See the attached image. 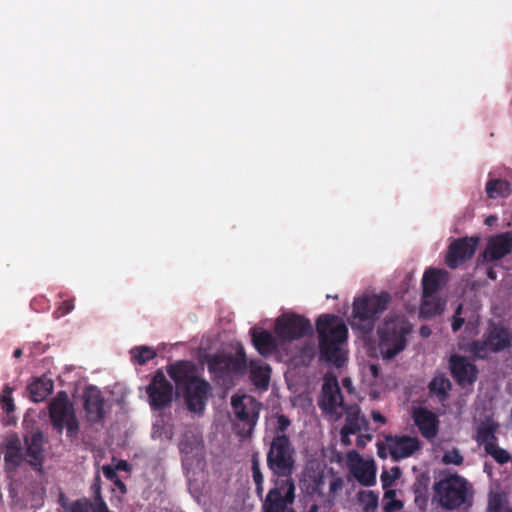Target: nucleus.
<instances>
[{"mask_svg": "<svg viewBox=\"0 0 512 512\" xmlns=\"http://www.w3.org/2000/svg\"><path fill=\"white\" fill-rule=\"evenodd\" d=\"M295 449L290 437H272L266 456L267 467L275 477L273 487L262 504L263 512H296L291 506L296 498L292 479Z\"/></svg>", "mask_w": 512, "mask_h": 512, "instance_id": "obj_1", "label": "nucleus"}, {"mask_svg": "<svg viewBox=\"0 0 512 512\" xmlns=\"http://www.w3.org/2000/svg\"><path fill=\"white\" fill-rule=\"evenodd\" d=\"M319 340V360L340 368L346 361L342 344L347 340L348 328L343 319L334 314H322L316 320Z\"/></svg>", "mask_w": 512, "mask_h": 512, "instance_id": "obj_2", "label": "nucleus"}, {"mask_svg": "<svg viewBox=\"0 0 512 512\" xmlns=\"http://www.w3.org/2000/svg\"><path fill=\"white\" fill-rule=\"evenodd\" d=\"M391 302L388 292L380 294H364L354 299L350 324L353 329L362 335L370 334L375 327L379 315L383 313Z\"/></svg>", "mask_w": 512, "mask_h": 512, "instance_id": "obj_3", "label": "nucleus"}, {"mask_svg": "<svg viewBox=\"0 0 512 512\" xmlns=\"http://www.w3.org/2000/svg\"><path fill=\"white\" fill-rule=\"evenodd\" d=\"M412 325L404 316L389 317L378 327V349L383 360H392L407 347Z\"/></svg>", "mask_w": 512, "mask_h": 512, "instance_id": "obj_4", "label": "nucleus"}, {"mask_svg": "<svg viewBox=\"0 0 512 512\" xmlns=\"http://www.w3.org/2000/svg\"><path fill=\"white\" fill-rule=\"evenodd\" d=\"M207 368L213 378L222 385L232 384L243 376L247 369V358L244 348L240 345L235 355L216 353L207 357Z\"/></svg>", "mask_w": 512, "mask_h": 512, "instance_id": "obj_5", "label": "nucleus"}, {"mask_svg": "<svg viewBox=\"0 0 512 512\" xmlns=\"http://www.w3.org/2000/svg\"><path fill=\"white\" fill-rule=\"evenodd\" d=\"M50 423L56 432L61 435L66 431V436L74 441L80 431V422L78 420L73 402L64 391L57 393L56 397L49 404Z\"/></svg>", "mask_w": 512, "mask_h": 512, "instance_id": "obj_6", "label": "nucleus"}, {"mask_svg": "<svg viewBox=\"0 0 512 512\" xmlns=\"http://www.w3.org/2000/svg\"><path fill=\"white\" fill-rule=\"evenodd\" d=\"M511 345V330L501 323L490 321L482 338L471 343L470 352L476 358L485 359L489 354L502 352Z\"/></svg>", "mask_w": 512, "mask_h": 512, "instance_id": "obj_7", "label": "nucleus"}, {"mask_svg": "<svg viewBox=\"0 0 512 512\" xmlns=\"http://www.w3.org/2000/svg\"><path fill=\"white\" fill-rule=\"evenodd\" d=\"M318 406L325 416L336 422L342 418L349 406L344 402L338 380L334 376L325 377L322 385Z\"/></svg>", "mask_w": 512, "mask_h": 512, "instance_id": "obj_8", "label": "nucleus"}, {"mask_svg": "<svg viewBox=\"0 0 512 512\" xmlns=\"http://www.w3.org/2000/svg\"><path fill=\"white\" fill-rule=\"evenodd\" d=\"M441 506L447 510L459 508L467 499V481L457 474L450 475L436 485Z\"/></svg>", "mask_w": 512, "mask_h": 512, "instance_id": "obj_9", "label": "nucleus"}, {"mask_svg": "<svg viewBox=\"0 0 512 512\" xmlns=\"http://www.w3.org/2000/svg\"><path fill=\"white\" fill-rule=\"evenodd\" d=\"M312 331L310 320L294 312L283 313L275 321L274 332L284 342L298 340Z\"/></svg>", "mask_w": 512, "mask_h": 512, "instance_id": "obj_10", "label": "nucleus"}, {"mask_svg": "<svg viewBox=\"0 0 512 512\" xmlns=\"http://www.w3.org/2000/svg\"><path fill=\"white\" fill-rule=\"evenodd\" d=\"M149 403L153 410H161L173 401L174 388L164 373L158 370L146 388Z\"/></svg>", "mask_w": 512, "mask_h": 512, "instance_id": "obj_11", "label": "nucleus"}, {"mask_svg": "<svg viewBox=\"0 0 512 512\" xmlns=\"http://www.w3.org/2000/svg\"><path fill=\"white\" fill-rule=\"evenodd\" d=\"M479 243L478 237H462L454 240L448 248L445 262L451 269H456L475 254Z\"/></svg>", "mask_w": 512, "mask_h": 512, "instance_id": "obj_12", "label": "nucleus"}, {"mask_svg": "<svg viewBox=\"0 0 512 512\" xmlns=\"http://www.w3.org/2000/svg\"><path fill=\"white\" fill-rule=\"evenodd\" d=\"M231 405L237 419L248 426L252 431L259 419L261 404L251 396H233Z\"/></svg>", "mask_w": 512, "mask_h": 512, "instance_id": "obj_13", "label": "nucleus"}, {"mask_svg": "<svg viewBox=\"0 0 512 512\" xmlns=\"http://www.w3.org/2000/svg\"><path fill=\"white\" fill-rule=\"evenodd\" d=\"M105 399L95 386H88L83 392V409L89 424L102 423L105 418Z\"/></svg>", "mask_w": 512, "mask_h": 512, "instance_id": "obj_14", "label": "nucleus"}, {"mask_svg": "<svg viewBox=\"0 0 512 512\" xmlns=\"http://www.w3.org/2000/svg\"><path fill=\"white\" fill-rule=\"evenodd\" d=\"M211 391L209 382L201 378L196 379L190 385L182 390L185 402L189 411L194 413H201L208 399V394Z\"/></svg>", "mask_w": 512, "mask_h": 512, "instance_id": "obj_15", "label": "nucleus"}, {"mask_svg": "<svg viewBox=\"0 0 512 512\" xmlns=\"http://www.w3.org/2000/svg\"><path fill=\"white\" fill-rule=\"evenodd\" d=\"M166 370L169 377L175 382L176 388L180 391L199 378L197 367L191 361H177L168 365Z\"/></svg>", "mask_w": 512, "mask_h": 512, "instance_id": "obj_16", "label": "nucleus"}, {"mask_svg": "<svg viewBox=\"0 0 512 512\" xmlns=\"http://www.w3.org/2000/svg\"><path fill=\"white\" fill-rule=\"evenodd\" d=\"M386 444L395 461L412 456L421 448L420 441L410 436H387Z\"/></svg>", "mask_w": 512, "mask_h": 512, "instance_id": "obj_17", "label": "nucleus"}, {"mask_svg": "<svg viewBox=\"0 0 512 512\" xmlns=\"http://www.w3.org/2000/svg\"><path fill=\"white\" fill-rule=\"evenodd\" d=\"M512 252V231L497 234L488 239L483 252L485 261H498Z\"/></svg>", "mask_w": 512, "mask_h": 512, "instance_id": "obj_18", "label": "nucleus"}, {"mask_svg": "<svg viewBox=\"0 0 512 512\" xmlns=\"http://www.w3.org/2000/svg\"><path fill=\"white\" fill-rule=\"evenodd\" d=\"M450 371L455 381L465 386L473 384L477 379L478 370L476 365L469 362L466 357L461 355H452L449 359Z\"/></svg>", "mask_w": 512, "mask_h": 512, "instance_id": "obj_19", "label": "nucleus"}, {"mask_svg": "<svg viewBox=\"0 0 512 512\" xmlns=\"http://www.w3.org/2000/svg\"><path fill=\"white\" fill-rule=\"evenodd\" d=\"M26 449H25V457L26 462L38 472H42L43 470V462H44V434L42 431L38 430L30 437H25L24 439Z\"/></svg>", "mask_w": 512, "mask_h": 512, "instance_id": "obj_20", "label": "nucleus"}, {"mask_svg": "<svg viewBox=\"0 0 512 512\" xmlns=\"http://www.w3.org/2000/svg\"><path fill=\"white\" fill-rule=\"evenodd\" d=\"M412 417L421 435L428 439H434L439 431V420L437 416L425 407L413 409Z\"/></svg>", "mask_w": 512, "mask_h": 512, "instance_id": "obj_21", "label": "nucleus"}, {"mask_svg": "<svg viewBox=\"0 0 512 512\" xmlns=\"http://www.w3.org/2000/svg\"><path fill=\"white\" fill-rule=\"evenodd\" d=\"M356 456V463H352V459H350V472L353 477L363 486L370 487L376 483V466L374 461L364 460L359 456L357 452H353ZM352 453L349 454V458H351Z\"/></svg>", "mask_w": 512, "mask_h": 512, "instance_id": "obj_22", "label": "nucleus"}, {"mask_svg": "<svg viewBox=\"0 0 512 512\" xmlns=\"http://www.w3.org/2000/svg\"><path fill=\"white\" fill-rule=\"evenodd\" d=\"M250 334L253 346L260 355L268 357L278 350V342L271 332L254 327L250 330Z\"/></svg>", "mask_w": 512, "mask_h": 512, "instance_id": "obj_23", "label": "nucleus"}, {"mask_svg": "<svg viewBox=\"0 0 512 512\" xmlns=\"http://www.w3.org/2000/svg\"><path fill=\"white\" fill-rule=\"evenodd\" d=\"M499 424L492 418L488 417L482 421L477 427L476 442L479 446H483L484 450L489 444H496L498 438L496 433L498 431Z\"/></svg>", "mask_w": 512, "mask_h": 512, "instance_id": "obj_24", "label": "nucleus"}, {"mask_svg": "<svg viewBox=\"0 0 512 512\" xmlns=\"http://www.w3.org/2000/svg\"><path fill=\"white\" fill-rule=\"evenodd\" d=\"M446 273L440 269L430 268L424 272L422 278L423 298H432L441 288L442 278Z\"/></svg>", "mask_w": 512, "mask_h": 512, "instance_id": "obj_25", "label": "nucleus"}, {"mask_svg": "<svg viewBox=\"0 0 512 512\" xmlns=\"http://www.w3.org/2000/svg\"><path fill=\"white\" fill-rule=\"evenodd\" d=\"M90 492L92 495V500L86 498V501L90 506L87 507V512H101L108 510L109 507L102 496V487H101V476L99 472H97L94 476L93 482L90 486Z\"/></svg>", "mask_w": 512, "mask_h": 512, "instance_id": "obj_26", "label": "nucleus"}, {"mask_svg": "<svg viewBox=\"0 0 512 512\" xmlns=\"http://www.w3.org/2000/svg\"><path fill=\"white\" fill-rule=\"evenodd\" d=\"M54 384L46 377L37 378L28 385L30 399L37 403L44 401L53 391Z\"/></svg>", "mask_w": 512, "mask_h": 512, "instance_id": "obj_27", "label": "nucleus"}, {"mask_svg": "<svg viewBox=\"0 0 512 512\" xmlns=\"http://www.w3.org/2000/svg\"><path fill=\"white\" fill-rule=\"evenodd\" d=\"M271 369L268 365H263L259 361L250 362V380L261 389H267L270 381Z\"/></svg>", "mask_w": 512, "mask_h": 512, "instance_id": "obj_28", "label": "nucleus"}, {"mask_svg": "<svg viewBox=\"0 0 512 512\" xmlns=\"http://www.w3.org/2000/svg\"><path fill=\"white\" fill-rule=\"evenodd\" d=\"M4 459L7 465H11L14 468L19 466L24 460L26 461L25 452L18 439L9 442Z\"/></svg>", "mask_w": 512, "mask_h": 512, "instance_id": "obj_29", "label": "nucleus"}, {"mask_svg": "<svg viewBox=\"0 0 512 512\" xmlns=\"http://www.w3.org/2000/svg\"><path fill=\"white\" fill-rule=\"evenodd\" d=\"M359 407L357 405H349L344 412L346 415L345 424L342 427L345 434H356L361 430Z\"/></svg>", "mask_w": 512, "mask_h": 512, "instance_id": "obj_30", "label": "nucleus"}, {"mask_svg": "<svg viewBox=\"0 0 512 512\" xmlns=\"http://www.w3.org/2000/svg\"><path fill=\"white\" fill-rule=\"evenodd\" d=\"M489 198L507 197L511 193L510 183L503 179H492L486 183Z\"/></svg>", "mask_w": 512, "mask_h": 512, "instance_id": "obj_31", "label": "nucleus"}, {"mask_svg": "<svg viewBox=\"0 0 512 512\" xmlns=\"http://www.w3.org/2000/svg\"><path fill=\"white\" fill-rule=\"evenodd\" d=\"M450 389L451 382L444 375L435 376L429 384L430 393L436 395L440 401L447 399Z\"/></svg>", "mask_w": 512, "mask_h": 512, "instance_id": "obj_32", "label": "nucleus"}, {"mask_svg": "<svg viewBox=\"0 0 512 512\" xmlns=\"http://www.w3.org/2000/svg\"><path fill=\"white\" fill-rule=\"evenodd\" d=\"M251 472L252 478L255 483V491L258 497H262L264 492V476L260 468V457L259 452H254L251 455Z\"/></svg>", "mask_w": 512, "mask_h": 512, "instance_id": "obj_33", "label": "nucleus"}, {"mask_svg": "<svg viewBox=\"0 0 512 512\" xmlns=\"http://www.w3.org/2000/svg\"><path fill=\"white\" fill-rule=\"evenodd\" d=\"M58 503L65 512H87V507L90 506L86 501V497L70 502L63 492L59 494Z\"/></svg>", "mask_w": 512, "mask_h": 512, "instance_id": "obj_34", "label": "nucleus"}, {"mask_svg": "<svg viewBox=\"0 0 512 512\" xmlns=\"http://www.w3.org/2000/svg\"><path fill=\"white\" fill-rule=\"evenodd\" d=\"M200 444L201 440L196 434L186 431L179 442V450L181 454L188 456L197 450Z\"/></svg>", "mask_w": 512, "mask_h": 512, "instance_id": "obj_35", "label": "nucleus"}, {"mask_svg": "<svg viewBox=\"0 0 512 512\" xmlns=\"http://www.w3.org/2000/svg\"><path fill=\"white\" fill-rule=\"evenodd\" d=\"M484 451L500 465H504L511 460L510 453L507 450L499 447L497 443L489 444V446H487Z\"/></svg>", "mask_w": 512, "mask_h": 512, "instance_id": "obj_36", "label": "nucleus"}, {"mask_svg": "<svg viewBox=\"0 0 512 512\" xmlns=\"http://www.w3.org/2000/svg\"><path fill=\"white\" fill-rule=\"evenodd\" d=\"M131 353L132 358L140 365H144L156 357V352L147 346L135 347Z\"/></svg>", "mask_w": 512, "mask_h": 512, "instance_id": "obj_37", "label": "nucleus"}, {"mask_svg": "<svg viewBox=\"0 0 512 512\" xmlns=\"http://www.w3.org/2000/svg\"><path fill=\"white\" fill-rule=\"evenodd\" d=\"M420 311L421 314L431 317L440 314L443 311V307L439 301H435L430 298H423Z\"/></svg>", "mask_w": 512, "mask_h": 512, "instance_id": "obj_38", "label": "nucleus"}, {"mask_svg": "<svg viewBox=\"0 0 512 512\" xmlns=\"http://www.w3.org/2000/svg\"><path fill=\"white\" fill-rule=\"evenodd\" d=\"M291 426V420L284 414H277L276 424L273 429V437H289L287 430Z\"/></svg>", "mask_w": 512, "mask_h": 512, "instance_id": "obj_39", "label": "nucleus"}, {"mask_svg": "<svg viewBox=\"0 0 512 512\" xmlns=\"http://www.w3.org/2000/svg\"><path fill=\"white\" fill-rule=\"evenodd\" d=\"M11 394H12V389L9 386H5L3 393L0 395V403H1L2 409L7 414L13 412L15 409L13 398H12Z\"/></svg>", "mask_w": 512, "mask_h": 512, "instance_id": "obj_40", "label": "nucleus"}, {"mask_svg": "<svg viewBox=\"0 0 512 512\" xmlns=\"http://www.w3.org/2000/svg\"><path fill=\"white\" fill-rule=\"evenodd\" d=\"M344 485L345 483L343 478L332 473V478L329 483V496L334 498L340 491H342Z\"/></svg>", "mask_w": 512, "mask_h": 512, "instance_id": "obj_41", "label": "nucleus"}, {"mask_svg": "<svg viewBox=\"0 0 512 512\" xmlns=\"http://www.w3.org/2000/svg\"><path fill=\"white\" fill-rule=\"evenodd\" d=\"M463 456L457 449L446 452L443 455V462L445 464L461 465L463 463Z\"/></svg>", "mask_w": 512, "mask_h": 512, "instance_id": "obj_42", "label": "nucleus"}, {"mask_svg": "<svg viewBox=\"0 0 512 512\" xmlns=\"http://www.w3.org/2000/svg\"><path fill=\"white\" fill-rule=\"evenodd\" d=\"M73 309V300H65L59 305V307L54 311L53 314L55 318H60L70 313Z\"/></svg>", "mask_w": 512, "mask_h": 512, "instance_id": "obj_43", "label": "nucleus"}, {"mask_svg": "<svg viewBox=\"0 0 512 512\" xmlns=\"http://www.w3.org/2000/svg\"><path fill=\"white\" fill-rule=\"evenodd\" d=\"M403 507V503L396 498H392L389 500H384V511L385 512H393L400 510Z\"/></svg>", "mask_w": 512, "mask_h": 512, "instance_id": "obj_44", "label": "nucleus"}, {"mask_svg": "<svg viewBox=\"0 0 512 512\" xmlns=\"http://www.w3.org/2000/svg\"><path fill=\"white\" fill-rule=\"evenodd\" d=\"M461 310H462V306L459 305L456 312H455V316L453 317V321H452V330L454 332H457L458 330L461 329V327L463 326L465 320L464 318L460 317L459 315L461 314Z\"/></svg>", "mask_w": 512, "mask_h": 512, "instance_id": "obj_45", "label": "nucleus"}, {"mask_svg": "<svg viewBox=\"0 0 512 512\" xmlns=\"http://www.w3.org/2000/svg\"><path fill=\"white\" fill-rule=\"evenodd\" d=\"M382 487L388 489L395 481V476L390 475L389 471L384 470L380 476Z\"/></svg>", "mask_w": 512, "mask_h": 512, "instance_id": "obj_46", "label": "nucleus"}, {"mask_svg": "<svg viewBox=\"0 0 512 512\" xmlns=\"http://www.w3.org/2000/svg\"><path fill=\"white\" fill-rule=\"evenodd\" d=\"M102 472L104 474V476L110 480L111 482H113L114 480H116L119 476L117 474V470L115 469V467H112L110 465H104L102 467Z\"/></svg>", "mask_w": 512, "mask_h": 512, "instance_id": "obj_47", "label": "nucleus"}, {"mask_svg": "<svg viewBox=\"0 0 512 512\" xmlns=\"http://www.w3.org/2000/svg\"><path fill=\"white\" fill-rule=\"evenodd\" d=\"M365 496L368 498V506L375 507L378 502V496L373 491H368Z\"/></svg>", "mask_w": 512, "mask_h": 512, "instance_id": "obj_48", "label": "nucleus"}, {"mask_svg": "<svg viewBox=\"0 0 512 512\" xmlns=\"http://www.w3.org/2000/svg\"><path fill=\"white\" fill-rule=\"evenodd\" d=\"M371 417H372L373 421H375L377 423H380V424L386 423V418L377 410H373L371 412Z\"/></svg>", "mask_w": 512, "mask_h": 512, "instance_id": "obj_49", "label": "nucleus"}, {"mask_svg": "<svg viewBox=\"0 0 512 512\" xmlns=\"http://www.w3.org/2000/svg\"><path fill=\"white\" fill-rule=\"evenodd\" d=\"M115 469L118 471H130L131 466L126 460H120L118 464L115 466Z\"/></svg>", "mask_w": 512, "mask_h": 512, "instance_id": "obj_50", "label": "nucleus"}, {"mask_svg": "<svg viewBox=\"0 0 512 512\" xmlns=\"http://www.w3.org/2000/svg\"><path fill=\"white\" fill-rule=\"evenodd\" d=\"M501 508V502H500V499L498 498H494L493 500H491L489 502V509L490 510H493L494 512H497L499 511Z\"/></svg>", "mask_w": 512, "mask_h": 512, "instance_id": "obj_51", "label": "nucleus"}, {"mask_svg": "<svg viewBox=\"0 0 512 512\" xmlns=\"http://www.w3.org/2000/svg\"><path fill=\"white\" fill-rule=\"evenodd\" d=\"M323 484V476L320 475L318 476V478L315 480V485L313 487V491L316 492V493H319V494H322L321 492V486Z\"/></svg>", "mask_w": 512, "mask_h": 512, "instance_id": "obj_52", "label": "nucleus"}, {"mask_svg": "<svg viewBox=\"0 0 512 512\" xmlns=\"http://www.w3.org/2000/svg\"><path fill=\"white\" fill-rule=\"evenodd\" d=\"M351 434H345L344 433V429L341 428V431H340V436H341V443L345 446H348L351 444V441H350V436Z\"/></svg>", "mask_w": 512, "mask_h": 512, "instance_id": "obj_53", "label": "nucleus"}, {"mask_svg": "<svg viewBox=\"0 0 512 512\" xmlns=\"http://www.w3.org/2000/svg\"><path fill=\"white\" fill-rule=\"evenodd\" d=\"M113 484L122 492L126 493V485L123 483V481L118 477L116 480L113 481Z\"/></svg>", "mask_w": 512, "mask_h": 512, "instance_id": "obj_54", "label": "nucleus"}, {"mask_svg": "<svg viewBox=\"0 0 512 512\" xmlns=\"http://www.w3.org/2000/svg\"><path fill=\"white\" fill-rule=\"evenodd\" d=\"M390 475L395 476V480L401 476V469L398 466L391 468Z\"/></svg>", "mask_w": 512, "mask_h": 512, "instance_id": "obj_55", "label": "nucleus"}, {"mask_svg": "<svg viewBox=\"0 0 512 512\" xmlns=\"http://www.w3.org/2000/svg\"><path fill=\"white\" fill-rule=\"evenodd\" d=\"M396 497V492L394 490L388 489L384 493V500H389Z\"/></svg>", "mask_w": 512, "mask_h": 512, "instance_id": "obj_56", "label": "nucleus"}, {"mask_svg": "<svg viewBox=\"0 0 512 512\" xmlns=\"http://www.w3.org/2000/svg\"><path fill=\"white\" fill-rule=\"evenodd\" d=\"M431 331L428 327L426 326H423L421 327L420 329V334L423 336V337H428L430 335Z\"/></svg>", "mask_w": 512, "mask_h": 512, "instance_id": "obj_57", "label": "nucleus"}, {"mask_svg": "<svg viewBox=\"0 0 512 512\" xmlns=\"http://www.w3.org/2000/svg\"><path fill=\"white\" fill-rule=\"evenodd\" d=\"M370 371H371V374L374 376V377H378L379 375V368L377 365H371L370 366Z\"/></svg>", "mask_w": 512, "mask_h": 512, "instance_id": "obj_58", "label": "nucleus"}, {"mask_svg": "<svg viewBox=\"0 0 512 512\" xmlns=\"http://www.w3.org/2000/svg\"><path fill=\"white\" fill-rule=\"evenodd\" d=\"M378 456L380 458H385L386 457V453L384 451V447L383 446H379L378 447Z\"/></svg>", "mask_w": 512, "mask_h": 512, "instance_id": "obj_59", "label": "nucleus"}, {"mask_svg": "<svg viewBox=\"0 0 512 512\" xmlns=\"http://www.w3.org/2000/svg\"><path fill=\"white\" fill-rule=\"evenodd\" d=\"M496 217L495 216H489L487 219H486V224L488 225H491L494 221H496Z\"/></svg>", "mask_w": 512, "mask_h": 512, "instance_id": "obj_60", "label": "nucleus"}, {"mask_svg": "<svg viewBox=\"0 0 512 512\" xmlns=\"http://www.w3.org/2000/svg\"><path fill=\"white\" fill-rule=\"evenodd\" d=\"M487 275L490 279H496V273L493 270H489Z\"/></svg>", "mask_w": 512, "mask_h": 512, "instance_id": "obj_61", "label": "nucleus"}, {"mask_svg": "<svg viewBox=\"0 0 512 512\" xmlns=\"http://www.w3.org/2000/svg\"><path fill=\"white\" fill-rule=\"evenodd\" d=\"M22 355V350L21 349H16L13 353V356L15 358H19L20 356Z\"/></svg>", "mask_w": 512, "mask_h": 512, "instance_id": "obj_62", "label": "nucleus"}, {"mask_svg": "<svg viewBox=\"0 0 512 512\" xmlns=\"http://www.w3.org/2000/svg\"><path fill=\"white\" fill-rule=\"evenodd\" d=\"M316 511H317V506L316 505L312 506L310 509V512H316Z\"/></svg>", "mask_w": 512, "mask_h": 512, "instance_id": "obj_63", "label": "nucleus"}, {"mask_svg": "<svg viewBox=\"0 0 512 512\" xmlns=\"http://www.w3.org/2000/svg\"><path fill=\"white\" fill-rule=\"evenodd\" d=\"M343 383L349 385V382H347V380H343Z\"/></svg>", "mask_w": 512, "mask_h": 512, "instance_id": "obj_64", "label": "nucleus"}]
</instances>
